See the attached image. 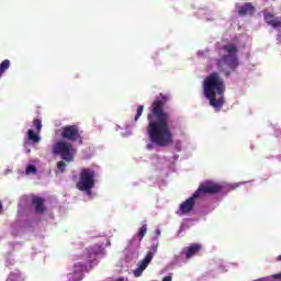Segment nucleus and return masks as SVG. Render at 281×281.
<instances>
[{"label": "nucleus", "instance_id": "obj_14", "mask_svg": "<svg viewBox=\"0 0 281 281\" xmlns=\"http://www.w3.org/2000/svg\"><path fill=\"white\" fill-rule=\"evenodd\" d=\"M27 139L29 142H32L33 144H38L41 142V136H38V133L35 134L33 130L27 131Z\"/></svg>", "mask_w": 281, "mask_h": 281}, {"label": "nucleus", "instance_id": "obj_26", "mask_svg": "<svg viewBox=\"0 0 281 281\" xmlns=\"http://www.w3.org/2000/svg\"><path fill=\"white\" fill-rule=\"evenodd\" d=\"M278 260H280V261H281V255L278 257Z\"/></svg>", "mask_w": 281, "mask_h": 281}, {"label": "nucleus", "instance_id": "obj_9", "mask_svg": "<svg viewBox=\"0 0 281 281\" xmlns=\"http://www.w3.org/2000/svg\"><path fill=\"white\" fill-rule=\"evenodd\" d=\"M201 249H203L201 244H192L181 250V256H184L186 260H190L191 258H194V256L199 255Z\"/></svg>", "mask_w": 281, "mask_h": 281}, {"label": "nucleus", "instance_id": "obj_7", "mask_svg": "<svg viewBox=\"0 0 281 281\" xmlns=\"http://www.w3.org/2000/svg\"><path fill=\"white\" fill-rule=\"evenodd\" d=\"M78 150L71 146V143L58 140L53 145V155H59L64 161L71 162Z\"/></svg>", "mask_w": 281, "mask_h": 281}, {"label": "nucleus", "instance_id": "obj_24", "mask_svg": "<svg viewBox=\"0 0 281 281\" xmlns=\"http://www.w3.org/2000/svg\"><path fill=\"white\" fill-rule=\"evenodd\" d=\"M1 212H3V204H1V202H0V214H1Z\"/></svg>", "mask_w": 281, "mask_h": 281}, {"label": "nucleus", "instance_id": "obj_23", "mask_svg": "<svg viewBox=\"0 0 281 281\" xmlns=\"http://www.w3.org/2000/svg\"><path fill=\"white\" fill-rule=\"evenodd\" d=\"M273 278H278L279 280H281V272L277 273V274H273Z\"/></svg>", "mask_w": 281, "mask_h": 281}, {"label": "nucleus", "instance_id": "obj_5", "mask_svg": "<svg viewBox=\"0 0 281 281\" xmlns=\"http://www.w3.org/2000/svg\"><path fill=\"white\" fill-rule=\"evenodd\" d=\"M222 49L227 54L223 55L221 58L216 59V67L220 74H224L226 78H229L232 71H236L238 69V66L240 65V61L238 60V46L236 44H227L222 47Z\"/></svg>", "mask_w": 281, "mask_h": 281}, {"label": "nucleus", "instance_id": "obj_25", "mask_svg": "<svg viewBox=\"0 0 281 281\" xmlns=\"http://www.w3.org/2000/svg\"><path fill=\"white\" fill-rule=\"evenodd\" d=\"M161 235V232L158 229L156 231V236H160Z\"/></svg>", "mask_w": 281, "mask_h": 281}, {"label": "nucleus", "instance_id": "obj_2", "mask_svg": "<svg viewBox=\"0 0 281 281\" xmlns=\"http://www.w3.org/2000/svg\"><path fill=\"white\" fill-rule=\"evenodd\" d=\"M203 94L210 106L221 111L225 106V80L216 71L210 74L202 82Z\"/></svg>", "mask_w": 281, "mask_h": 281}, {"label": "nucleus", "instance_id": "obj_3", "mask_svg": "<svg viewBox=\"0 0 281 281\" xmlns=\"http://www.w3.org/2000/svg\"><path fill=\"white\" fill-rule=\"evenodd\" d=\"M78 262L74 265L72 272L68 274V281L82 280V272L93 269V262L98 260V249L93 247L86 248L81 255L77 257Z\"/></svg>", "mask_w": 281, "mask_h": 281}, {"label": "nucleus", "instance_id": "obj_21", "mask_svg": "<svg viewBox=\"0 0 281 281\" xmlns=\"http://www.w3.org/2000/svg\"><path fill=\"white\" fill-rule=\"evenodd\" d=\"M57 168L59 170V172H65L66 168H67V164H65V161H59L57 162Z\"/></svg>", "mask_w": 281, "mask_h": 281}, {"label": "nucleus", "instance_id": "obj_19", "mask_svg": "<svg viewBox=\"0 0 281 281\" xmlns=\"http://www.w3.org/2000/svg\"><path fill=\"white\" fill-rule=\"evenodd\" d=\"M144 113V105H138L136 110V115L134 116V122H137Z\"/></svg>", "mask_w": 281, "mask_h": 281}, {"label": "nucleus", "instance_id": "obj_1", "mask_svg": "<svg viewBox=\"0 0 281 281\" xmlns=\"http://www.w3.org/2000/svg\"><path fill=\"white\" fill-rule=\"evenodd\" d=\"M168 97L160 93L151 102L150 113L147 114V135L151 143L147 144V150L156 146L166 147L172 144V131H170V113L166 112Z\"/></svg>", "mask_w": 281, "mask_h": 281}, {"label": "nucleus", "instance_id": "obj_12", "mask_svg": "<svg viewBox=\"0 0 281 281\" xmlns=\"http://www.w3.org/2000/svg\"><path fill=\"white\" fill-rule=\"evenodd\" d=\"M256 12V8L251 5V2H246L244 5L238 8L239 16H247V14L251 15Z\"/></svg>", "mask_w": 281, "mask_h": 281}, {"label": "nucleus", "instance_id": "obj_10", "mask_svg": "<svg viewBox=\"0 0 281 281\" xmlns=\"http://www.w3.org/2000/svg\"><path fill=\"white\" fill-rule=\"evenodd\" d=\"M31 203L34 205L35 212L38 214H43V212H45V200L43 198L38 195H32Z\"/></svg>", "mask_w": 281, "mask_h": 281}, {"label": "nucleus", "instance_id": "obj_13", "mask_svg": "<svg viewBox=\"0 0 281 281\" xmlns=\"http://www.w3.org/2000/svg\"><path fill=\"white\" fill-rule=\"evenodd\" d=\"M265 21L268 25H271L272 27H280L281 25L280 19L276 18V15L271 13H267L265 15Z\"/></svg>", "mask_w": 281, "mask_h": 281}, {"label": "nucleus", "instance_id": "obj_8", "mask_svg": "<svg viewBox=\"0 0 281 281\" xmlns=\"http://www.w3.org/2000/svg\"><path fill=\"white\" fill-rule=\"evenodd\" d=\"M60 135L63 139H67L68 142H77V144L82 145V135H80L78 125H66L61 127Z\"/></svg>", "mask_w": 281, "mask_h": 281}, {"label": "nucleus", "instance_id": "obj_16", "mask_svg": "<svg viewBox=\"0 0 281 281\" xmlns=\"http://www.w3.org/2000/svg\"><path fill=\"white\" fill-rule=\"evenodd\" d=\"M157 247H159L158 244L151 245L150 250L145 256V258H148V256L150 257V262H153V258H155V255L157 254Z\"/></svg>", "mask_w": 281, "mask_h": 281}, {"label": "nucleus", "instance_id": "obj_6", "mask_svg": "<svg viewBox=\"0 0 281 281\" xmlns=\"http://www.w3.org/2000/svg\"><path fill=\"white\" fill-rule=\"evenodd\" d=\"M77 190L86 192L91 196L93 188H95V170L91 168H83L79 173V181L76 183Z\"/></svg>", "mask_w": 281, "mask_h": 281}, {"label": "nucleus", "instance_id": "obj_22", "mask_svg": "<svg viewBox=\"0 0 281 281\" xmlns=\"http://www.w3.org/2000/svg\"><path fill=\"white\" fill-rule=\"evenodd\" d=\"M162 281H172V276H167L162 279Z\"/></svg>", "mask_w": 281, "mask_h": 281}, {"label": "nucleus", "instance_id": "obj_11", "mask_svg": "<svg viewBox=\"0 0 281 281\" xmlns=\"http://www.w3.org/2000/svg\"><path fill=\"white\" fill-rule=\"evenodd\" d=\"M150 265V256L145 257L142 261H139L138 267L134 270L135 278H139L146 268Z\"/></svg>", "mask_w": 281, "mask_h": 281}, {"label": "nucleus", "instance_id": "obj_18", "mask_svg": "<svg viewBox=\"0 0 281 281\" xmlns=\"http://www.w3.org/2000/svg\"><path fill=\"white\" fill-rule=\"evenodd\" d=\"M33 126L35 127L36 133H41V131L43 130V122L41 121V119H34Z\"/></svg>", "mask_w": 281, "mask_h": 281}, {"label": "nucleus", "instance_id": "obj_4", "mask_svg": "<svg viewBox=\"0 0 281 281\" xmlns=\"http://www.w3.org/2000/svg\"><path fill=\"white\" fill-rule=\"evenodd\" d=\"M221 190H223V186L210 180L200 183L198 190L192 194V196L188 198L180 204V212L183 214H190V212L194 210V203L196 200L203 199L205 194H218Z\"/></svg>", "mask_w": 281, "mask_h": 281}, {"label": "nucleus", "instance_id": "obj_15", "mask_svg": "<svg viewBox=\"0 0 281 281\" xmlns=\"http://www.w3.org/2000/svg\"><path fill=\"white\" fill-rule=\"evenodd\" d=\"M8 69H10V61H9V59H4L0 64V78H1V76H3V72L8 71Z\"/></svg>", "mask_w": 281, "mask_h": 281}, {"label": "nucleus", "instance_id": "obj_20", "mask_svg": "<svg viewBox=\"0 0 281 281\" xmlns=\"http://www.w3.org/2000/svg\"><path fill=\"white\" fill-rule=\"evenodd\" d=\"M26 175H36L38 172V169H36V166L29 165L25 169Z\"/></svg>", "mask_w": 281, "mask_h": 281}, {"label": "nucleus", "instance_id": "obj_17", "mask_svg": "<svg viewBox=\"0 0 281 281\" xmlns=\"http://www.w3.org/2000/svg\"><path fill=\"white\" fill-rule=\"evenodd\" d=\"M147 232H148V225L144 224L139 228L138 234H137L139 241L144 240V236H146Z\"/></svg>", "mask_w": 281, "mask_h": 281}]
</instances>
